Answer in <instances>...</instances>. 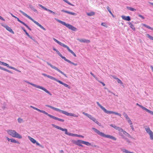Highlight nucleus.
<instances>
[{
  "label": "nucleus",
  "mask_w": 153,
  "mask_h": 153,
  "mask_svg": "<svg viewBox=\"0 0 153 153\" xmlns=\"http://www.w3.org/2000/svg\"><path fill=\"white\" fill-rule=\"evenodd\" d=\"M45 106L47 107L50 108L55 111L61 112V113L68 116H73L75 117H78V114H76L72 113H69L65 111L62 110L59 108L54 107L48 105H46Z\"/></svg>",
  "instance_id": "nucleus-1"
},
{
  "label": "nucleus",
  "mask_w": 153,
  "mask_h": 153,
  "mask_svg": "<svg viewBox=\"0 0 153 153\" xmlns=\"http://www.w3.org/2000/svg\"><path fill=\"white\" fill-rule=\"evenodd\" d=\"M92 129L96 133L101 137L110 139L114 140H117L116 138L115 137L110 135L105 134L94 128H93Z\"/></svg>",
  "instance_id": "nucleus-2"
},
{
  "label": "nucleus",
  "mask_w": 153,
  "mask_h": 153,
  "mask_svg": "<svg viewBox=\"0 0 153 153\" xmlns=\"http://www.w3.org/2000/svg\"><path fill=\"white\" fill-rule=\"evenodd\" d=\"M19 12L21 13L23 15L25 16L28 19L31 20L33 21L34 23L36 24L38 26H39L40 28L41 29L44 30H45L46 29L44 28L43 26H42L41 25H40L39 23L37 22L34 20L30 16L27 15V14L23 12L22 10H19Z\"/></svg>",
  "instance_id": "nucleus-3"
},
{
  "label": "nucleus",
  "mask_w": 153,
  "mask_h": 153,
  "mask_svg": "<svg viewBox=\"0 0 153 153\" xmlns=\"http://www.w3.org/2000/svg\"><path fill=\"white\" fill-rule=\"evenodd\" d=\"M19 12L21 13L23 15L25 16L28 19L31 20L33 21L34 23L36 24L38 26H39L40 28L41 29L44 30H45L46 29L44 28L43 26H42L41 25H40L39 23L37 22L34 20L30 16L27 15V14L23 12L22 10H19Z\"/></svg>",
  "instance_id": "nucleus-4"
},
{
  "label": "nucleus",
  "mask_w": 153,
  "mask_h": 153,
  "mask_svg": "<svg viewBox=\"0 0 153 153\" xmlns=\"http://www.w3.org/2000/svg\"><path fill=\"white\" fill-rule=\"evenodd\" d=\"M97 105L106 113L108 114H114L115 115H117L119 116H121V114L117 112H115L112 111H109L107 110L104 107L102 106L100 103L97 102H96Z\"/></svg>",
  "instance_id": "nucleus-5"
},
{
  "label": "nucleus",
  "mask_w": 153,
  "mask_h": 153,
  "mask_svg": "<svg viewBox=\"0 0 153 153\" xmlns=\"http://www.w3.org/2000/svg\"><path fill=\"white\" fill-rule=\"evenodd\" d=\"M56 20L58 22L60 23L63 25L65 26L69 29L73 31H75L77 30V28H76L70 24L68 23H66L62 21L59 19H56Z\"/></svg>",
  "instance_id": "nucleus-6"
},
{
  "label": "nucleus",
  "mask_w": 153,
  "mask_h": 153,
  "mask_svg": "<svg viewBox=\"0 0 153 153\" xmlns=\"http://www.w3.org/2000/svg\"><path fill=\"white\" fill-rule=\"evenodd\" d=\"M8 134L13 137L19 139H22V137L15 131L12 130H8L7 131Z\"/></svg>",
  "instance_id": "nucleus-7"
},
{
  "label": "nucleus",
  "mask_w": 153,
  "mask_h": 153,
  "mask_svg": "<svg viewBox=\"0 0 153 153\" xmlns=\"http://www.w3.org/2000/svg\"><path fill=\"white\" fill-rule=\"evenodd\" d=\"M26 82L28 83V84L33 86L34 87H36V88H39V89H41L43 91H45L46 93H48V94H49L50 95V96H51L52 95V94L48 91L45 88L42 87V86H40L39 85H36L35 84H33V83H31L30 82Z\"/></svg>",
  "instance_id": "nucleus-8"
},
{
  "label": "nucleus",
  "mask_w": 153,
  "mask_h": 153,
  "mask_svg": "<svg viewBox=\"0 0 153 153\" xmlns=\"http://www.w3.org/2000/svg\"><path fill=\"white\" fill-rule=\"evenodd\" d=\"M82 114L86 116H87L88 117L90 118V119L93 121L94 122L97 124L98 125L100 126V123L97 121L94 117H93L91 115L85 113L84 112H83Z\"/></svg>",
  "instance_id": "nucleus-9"
},
{
  "label": "nucleus",
  "mask_w": 153,
  "mask_h": 153,
  "mask_svg": "<svg viewBox=\"0 0 153 153\" xmlns=\"http://www.w3.org/2000/svg\"><path fill=\"white\" fill-rule=\"evenodd\" d=\"M46 63L47 64L50 66L51 68H52L54 69L55 70L59 72H60L61 74H63V75H64L65 77H67V76H66V74L64 73L63 72H62V71H61V70H59L56 67L54 66H53L52 64H50V63H49L48 62H47Z\"/></svg>",
  "instance_id": "nucleus-10"
},
{
  "label": "nucleus",
  "mask_w": 153,
  "mask_h": 153,
  "mask_svg": "<svg viewBox=\"0 0 153 153\" xmlns=\"http://www.w3.org/2000/svg\"><path fill=\"white\" fill-rule=\"evenodd\" d=\"M83 140H72V142L76 145L80 147H83V146L82 144H83Z\"/></svg>",
  "instance_id": "nucleus-11"
},
{
  "label": "nucleus",
  "mask_w": 153,
  "mask_h": 153,
  "mask_svg": "<svg viewBox=\"0 0 153 153\" xmlns=\"http://www.w3.org/2000/svg\"><path fill=\"white\" fill-rule=\"evenodd\" d=\"M49 117L52 118V119H54V120H58L59 121H60V122H63L64 121V120H63V119H60V118H58L57 117H54L53 116H52L51 114H50L49 115Z\"/></svg>",
  "instance_id": "nucleus-12"
},
{
  "label": "nucleus",
  "mask_w": 153,
  "mask_h": 153,
  "mask_svg": "<svg viewBox=\"0 0 153 153\" xmlns=\"http://www.w3.org/2000/svg\"><path fill=\"white\" fill-rule=\"evenodd\" d=\"M3 63H4L3 62H2L1 61H0V65H3ZM0 69L1 70H2L6 71L10 73L13 74V73L12 72H11L8 69H7L4 68H3L0 66Z\"/></svg>",
  "instance_id": "nucleus-13"
},
{
  "label": "nucleus",
  "mask_w": 153,
  "mask_h": 153,
  "mask_svg": "<svg viewBox=\"0 0 153 153\" xmlns=\"http://www.w3.org/2000/svg\"><path fill=\"white\" fill-rule=\"evenodd\" d=\"M77 40L81 42L89 43L90 42V40L85 39H77Z\"/></svg>",
  "instance_id": "nucleus-14"
},
{
  "label": "nucleus",
  "mask_w": 153,
  "mask_h": 153,
  "mask_svg": "<svg viewBox=\"0 0 153 153\" xmlns=\"http://www.w3.org/2000/svg\"><path fill=\"white\" fill-rule=\"evenodd\" d=\"M141 108L143 110H145L146 112H148L149 113H150L151 114L153 115V111H152L151 110H150L147 109V108H146L144 107V106H143L142 105V106H141Z\"/></svg>",
  "instance_id": "nucleus-15"
},
{
  "label": "nucleus",
  "mask_w": 153,
  "mask_h": 153,
  "mask_svg": "<svg viewBox=\"0 0 153 153\" xmlns=\"http://www.w3.org/2000/svg\"><path fill=\"white\" fill-rule=\"evenodd\" d=\"M53 40L55 42H56L58 44H59L60 46L64 47V46H65V44H64L63 43H62L61 42L59 41H58V40H57L55 38H53Z\"/></svg>",
  "instance_id": "nucleus-16"
},
{
  "label": "nucleus",
  "mask_w": 153,
  "mask_h": 153,
  "mask_svg": "<svg viewBox=\"0 0 153 153\" xmlns=\"http://www.w3.org/2000/svg\"><path fill=\"white\" fill-rule=\"evenodd\" d=\"M61 11L62 12H64L68 14L73 15V16H76V14L74 13H73L71 12H69L68 11L65 10H61Z\"/></svg>",
  "instance_id": "nucleus-17"
},
{
  "label": "nucleus",
  "mask_w": 153,
  "mask_h": 153,
  "mask_svg": "<svg viewBox=\"0 0 153 153\" xmlns=\"http://www.w3.org/2000/svg\"><path fill=\"white\" fill-rule=\"evenodd\" d=\"M121 17L123 19H124V20L128 21H129L131 20V18L129 16H122Z\"/></svg>",
  "instance_id": "nucleus-18"
},
{
  "label": "nucleus",
  "mask_w": 153,
  "mask_h": 153,
  "mask_svg": "<svg viewBox=\"0 0 153 153\" xmlns=\"http://www.w3.org/2000/svg\"><path fill=\"white\" fill-rule=\"evenodd\" d=\"M144 128L147 133L149 134L151 133L152 132V131L150 130V128L149 127H147V126H145L144 127Z\"/></svg>",
  "instance_id": "nucleus-19"
},
{
  "label": "nucleus",
  "mask_w": 153,
  "mask_h": 153,
  "mask_svg": "<svg viewBox=\"0 0 153 153\" xmlns=\"http://www.w3.org/2000/svg\"><path fill=\"white\" fill-rule=\"evenodd\" d=\"M4 27H5L6 30L9 31L10 33L13 34L14 33V32L13 31L11 28L10 27H9L8 26H4Z\"/></svg>",
  "instance_id": "nucleus-20"
},
{
  "label": "nucleus",
  "mask_w": 153,
  "mask_h": 153,
  "mask_svg": "<svg viewBox=\"0 0 153 153\" xmlns=\"http://www.w3.org/2000/svg\"><path fill=\"white\" fill-rule=\"evenodd\" d=\"M37 111L41 112V113H42L44 114H45L46 115H47L49 117V115H50V114H48V113H47V112H46V111H43V110H41L40 109H39L38 108H37V109H36V110Z\"/></svg>",
  "instance_id": "nucleus-21"
},
{
  "label": "nucleus",
  "mask_w": 153,
  "mask_h": 153,
  "mask_svg": "<svg viewBox=\"0 0 153 153\" xmlns=\"http://www.w3.org/2000/svg\"><path fill=\"white\" fill-rule=\"evenodd\" d=\"M128 25H129L130 27L134 31H135V28L134 25L131 22L128 23Z\"/></svg>",
  "instance_id": "nucleus-22"
},
{
  "label": "nucleus",
  "mask_w": 153,
  "mask_h": 153,
  "mask_svg": "<svg viewBox=\"0 0 153 153\" xmlns=\"http://www.w3.org/2000/svg\"><path fill=\"white\" fill-rule=\"evenodd\" d=\"M29 139L33 143H35L36 142V141L33 138L31 137L30 136H28Z\"/></svg>",
  "instance_id": "nucleus-23"
},
{
  "label": "nucleus",
  "mask_w": 153,
  "mask_h": 153,
  "mask_svg": "<svg viewBox=\"0 0 153 153\" xmlns=\"http://www.w3.org/2000/svg\"><path fill=\"white\" fill-rule=\"evenodd\" d=\"M64 47L66 48L68 51L71 53L72 54H73L74 53V52L72 50H71L69 48V47L67 45H65Z\"/></svg>",
  "instance_id": "nucleus-24"
},
{
  "label": "nucleus",
  "mask_w": 153,
  "mask_h": 153,
  "mask_svg": "<svg viewBox=\"0 0 153 153\" xmlns=\"http://www.w3.org/2000/svg\"><path fill=\"white\" fill-rule=\"evenodd\" d=\"M29 7H30L32 10L33 11L36 13L38 12L37 10L34 8L33 6L30 5L29 6Z\"/></svg>",
  "instance_id": "nucleus-25"
},
{
  "label": "nucleus",
  "mask_w": 153,
  "mask_h": 153,
  "mask_svg": "<svg viewBox=\"0 0 153 153\" xmlns=\"http://www.w3.org/2000/svg\"><path fill=\"white\" fill-rule=\"evenodd\" d=\"M126 8L128 9V10H131V11H135L136 10L134 8H133L132 7H127Z\"/></svg>",
  "instance_id": "nucleus-26"
},
{
  "label": "nucleus",
  "mask_w": 153,
  "mask_h": 153,
  "mask_svg": "<svg viewBox=\"0 0 153 153\" xmlns=\"http://www.w3.org/2000/svg\"><path fill=\"white\" fill-rule=\"evenodd\" d=\"M143 25L145 27H146L148 29H150L151 30H153V28L148 26L147 25H146L145 24H143Z\"/></svg>",
  "instance_id": "nucleus-27"
},
{
  "label": "nucleus",
  "mask_w": 153,
  "mask_h": 153,
  "mask_svg": "<svg viewBox=\"0 0 153 153\" xmlns=\"http://www.w3.org/2000/svg\"><path fill=\"white\" fill-rule=\"evenodd\" d=\"M123 132L124 134H125V135L127 136L128 137H129V138L131 137V136L129 134H128L126 131H123Z\"/></svg>",
  "instance_id": "nucleus-28"
},
{
  "label": "nucleus",
  "mask_w": 153,
  "mask_h": 153,
  "mask_svg": "<svg viewBox=\"0 0 153 153\" xmlns=\"http://www.w3.org/2000/svg\"><path fill=\"white\" fill-rule=\"evenodd\" d=\"M123 115L127 120L130 119L125 112L123 113Z\"/></svg>",
  "instance_id": "nucleus-29"
},
{
  "label": "nucleus",
  "mask_w": 153,
  "mask_h": 153,
  "mask_svg": "<svg viewBox=\"0 0 153 153\" xmlns=\"http://www.w3.org/2000/svg\"><path fill=\"white\" fill-rule=\"evenodd\" d=\"M60 56L65 61L67 62H69L70 60L67 59L65 56H63L62 55H60Z\"/></svg>",
  "instance_id": "nucleus-30"
},
{
  "label": "nucleus",
  "mask_w": 153,
  "mask_h": 153,
  "mask_svg": "<svg viewBox=\"0 0 153 153\" xmlns=\"http://www.w3.org/2000/svg\"><path fill=\"white\" fill-rule=\"evenodd\" d=\"M53 126L55 128L58 129H59L61 130H62V128L61 127H59L57 126H56V125L54 124H53Z\"/></svg>",
  "instance_id": "nucleus-31"
},
{
  "label": "nucleus",
  "mask_w": 153,
  "mask_h": 153,
  "mask_svg": "<svg viewBox=\"0 0 153 153\" xmlns=\"http://www.w3.org/2000/svg\"><path fill=\"white\" fill-rule=\"evenodd\" d=\"M10 142L13 143H17L18 144L19 143V142L18 141H16L13 138L11 139Z\"/></svg>",
  "instance_id": "nucleus-32"
},
{
  "label": "nucleus",
  "mask_w": 153,
  "mask_h": 153,
  "mask_svg": "<svg viewBox=\"0 0 153 153\" xmlns=\"http://www.w3.org/2000/svg\"><path fill=\"white\" fill-rule=\"evenodd\" d=\"M94 14H95V13L93 12H89V13H87V15H88V16H93L94 15Z\"/></svg>",
  "instance_id": "nucleus-33"
},
{
  "label": "nucleus",
  "mask_w": 153,
  "mask_h": 153,
  "mask_svg": "<svg viewBox=\"0 0 153 153\" xmlns=\"http://www.w3.org/2000/svg\"><path fill=\"white\" fill-rule=\"evenodd\" d=\"M83 144H85L87 146H90L91 145V143H89L88 142H86L85 141H83Z\"/></svg>",
  "instance_id": "nucleus-34"
},
{
  "label": "nucleus",
  "mask_w": 153,
  "mask_h": 153,
  "mask_svg": "<svg viewBox=\"0 0 153 153\" xmlns=\"http://www.w3.org/2000/svg\"><path fill=\"white\" fill-rule=\"evenodd\" d=\"M63 0L65 2L67 3L69 5L72 6H74V5L73 4H71L70 2H69L67 0Z\"/></svg>",
  "instance_id": "nucleus-35"
},
{
  "label": "nucleus",
  "mask_w": 153,
  "mask_h": 153,
  "mask_svg": "<svg viewBox=\"0 0 153 153\" xmlns=\"http://www.w3.org/2000/svg\"><path fill=\"white\" fill-rule=\"evenodd\" d=\"M116 129L121 132H123V131H124L123 129H122L121 128L119 127H117Z\"/></svg>",
  "instance_id": "nucleus-36"
},
{
  "label": "nucleus",
  "mask_w": 153,
  "mask_h": 153,
  "mask_svg": "<svg viewBox=\"0 0 153 153\" xmlns=\"http://www.w3.org/2000/svg\"><path fill=\"white\" fill-rule=\"evenodd\" d=\"M146 36L150 39L153 40V37L150 35L149 34L147 33Z\"/></svg>",
  "instance_id": "nucleus-37"
},
{
  "label": "nucleus",
  "mask_w": 153,
  "mask_h": 153,
  "mask_svg": "<svg viewBox=\"0 0 153 153\" xmlns=\"http://www.w3.org/2000/svg\"><path fill=\"white\" fill-rule=\"evenodd\" d=\"M115 79L117 80V82L118 83H120L121 84H123L122 82L118 78H116Z\"/></svg>",
  "instance_id": "nucleus-38"
},
{
  "label": "nucleus",
  "mask_w": 153,
  "mask_h": 153,
  "mask_svg": "<svg viewBox=\"0 0 153 153\" xmlns=\"http://www.w3.org/2000/svg\"><path fill=\"white\" fill-rule=\"evenodd\" d=\"M61 131H65V134L67 135L68 132V130L67 129L62 128Z\"/></svg>",
  "instance_id": "nucleus-39"
},
{
  "label": "nucleus",
  "mask_w": 153,
  "mask_h": 153,
  "mask_svg": "<svg viewBox=\"0 0 153 153\" xmlns=\"http://www.w3.org/2000/svg\"><path fill=\"white\" fill-rule=\"evenodd\" d=\"M3 65L6 66L7 67H8L9 68H10V67H12V66H9V65L8 64H7L5 62H4Z\"/></svg>",
  "instance_id": "nucleus-40"
},
{
  "label": "nucleus",
  "mask_w": 153,
  "mask_h": 153,
  "mask_svg": "<svg viewBox=\"0 0 153 153\" xmlns=\"http://www.w3.org/2000/svg\"><path fill=\"white\" fill-rule=\"evenodd\" d=\"M62 85H64L65 87H67L69 89H70L71 88L70 86H69L68 85H67V84L65 83H63Z\"/></svg>",
  "instance_id": "nucleus-41"
},
{
  "label": "nucleus",
  "mask_w": 153,
  "mask_h": 153,
  "mask_svg": "<svg viewBox=\"0 0 153 153\" xmlns=\"http://www.w3.org/2000/svg\"><path fill=\"white\" fill-rule=\"evenodd\" d=\"M22 28L23 30L25 32L26 35H27V36H29V34L27 33V32L26 31V30H25V28L23 27H22Z\"/></svg>",
  "instance_id": "nucleus-42"
},
{
  "label": "nucleus",
  "mask_w": 153,
  "mask_h": 153,
  "mask_svg": "<svg viewBox=\"0 0 153 153\" xmlns=\"http://www.w3.org/2000/svg\"><path fill=\"white\" fill-rule=\"evenodd\" d=\"M48 78L51 79H52V80H55V81H56V79L54 78V77H53V76H50L49 75V76L48 77Z\"/></svg>",
  "instance_id": "nucleus-43"
},
{
  "label": "nucleus",
  "mask_w": 153,
  "mask_h": 153,
  "mask_svg": "<svg viewBox=\"0 0 153 153\" xmlns=\"http://www.w3.org/2000/svg\"><path fill=\"white\" fill-rule=\"evenodd\" d=\"M10 69H13V70H15V71H18V72H21V71H20L17 69L16 68H15L14 67H10Z\"/></svg>",
  "instance_id": "nucleus-44"
},
{
  "label": "nucleus",
  "mask_w": 153,
  "mask_h": 153,
  "mask_svg": "<svg viewBox=\"0 0 153 153\" xmlns=\"http://www.w3.org/2000/svg\"><path fill=\"white\" fill-rule=\"evenodd\" d=\"M150 135V139L152 140H153V132H152V133L149 134Z\"/></svg>",
  "instance_id": "nucleus-45"
},
{
  "label": "nucleus",
  "mask_w": 153,
  "mask_h": 153,
  "mask_svg": "<svg viewBox=\"0 0 153 153\" xmlns=\"http://www.w3.org/2000/svg\"><path fill=\"white\" fill-rule=\"evenodd\" d=\"M110 126H111L114 128L116 129V128H117V126H116V125H113V124H110Z\"/></svg>",
  "instance_id": "nucleus-46"
},
{
  "label": "nucleus",
  "mask_w": 153,
  "mask_h": 153,
  "mask_svg": "<svg viewBox=\"0 0 153 153\" xmlns=\"http://www.w3.org/2000/svg\"><path fill=\"white\" fill-rule=\"evenodd\" d=\"M22 119L21 118H19L18 119V121L19 123H22Z\"/></svg>",
  "instance_id": "nucleus-47"
},
{
  "label": "nucleus",
  "mask_w": 153,
  "mask_h": 153,
  "mask_svg": "<svg viewBox=\"0 0 153 153\" xmlns=\"http://www.w3.org/2000/svg\"><path fill=\"white\" fill-rule=\"evenodd\" d=\"M69 63H70L71 64L75 66H76L77 65V63H74V62H72L70 61Z\"/></svg>",
  "instance_id": "nucleus-48"
},
{
  "label": "nucleus",
  "mask_w": 153,
  "mask_h": 153,
  "mask_svg": "<svg viewBox=\"0 0 153 153\" xmlns=\"http://www.w3.org/2000/svg\"><path fill=\"white\" fill-rule=\"evenodd\" d=\"M56 81L57 82L59 83H60V84H62H62H63V83L62 81H60L59 80H58L57 79H56Z\"/></svg>",
  "instance_id": "nucleus-49"
},
{
  "label": "nucleus",
  "mask_w": 153,
  "mask_h": 153,
  "mask_svg": "<svg viewBox=\"0 0 153 153\" xmlns=\"http://www.w3.org/2000/svg\"><path fill=\"white\" fill-rule=\"evenodd\" d=\"M42 75H43L44 76H45V77H47L48 78V77L49 76V75H48L45 74V73H42Z\"/></svg>",
  "instance_id": "nucleus-50"
},
{
  "label": "nucleus",
  "mask_w": 153,
  "mask_h": 153,
  "mask_svg": "<svg viewBox=\"0 0 153 153\" xmlns=\"http://www.w3.org/2000/svg\"><path fill=\"white\" fill-rule=\"evenodd\" d=\"M128 122L129 123L130 125L132 124V123L130 119H129V120H127Z\"/></svg>",
  "instance_id": "nucleus-51"
},
{
  "label": "nucleus",
  "mask_w": 153,
  "mask_h": 153,
  "mask_svg": "<svg viewBox=\"0 0 153 153\" xmlns=\"http://www.w3.org/2000/svg\"><path fill=\"white\" fill-rule=\"evenodd\" d=\"M91 74L94 77L95 79H97V77H96V76L94 75L91 72H90Z\"/></svg>",
  "instance_id": "nucleus-52"
},
{
  "label": "nucleus",
  "mask_w": 153,
  "mask_h": 153,
  "mask_svg": "<svg viewBox=\"0 0 153 153\" xmlns=\"http://www.w3.org/2000/svg\"><path fill=\"white\" fill-rule=\"evenodd\" d=\"M138 16L140 17L142 19H145V17L142 15H141L140 14H139L138 15Z\"/></svg>",
  "instance_id": "nucleus-53"
},
{
  "label": "nucleus",
  "mask_w": 153,
  "mask_h": 153,
  "mask_svg": "<svg viewBox=\"0 0 153 153\" xmlns=\"http://www.w3.org/2000/svg\"><path fill=\"white\" fill-rule=\"evenodd\" d=\"M48 11L50 12L51 13H52L54 15L56 14V13L55 12L53 11H52L50 10H49V11Z\"/></svg>",
  "instance_id": "nucleus-54"
},
{
  "label": "nucleus",
  "mask_w": 153,
  "mask_h": 153,
  "mask_svg": "<svg viewBox=\"0 0 153 153\" xmlns=\"http://www.w3.org/2000/svg\"><path fill=\"white\" fill-rule=\"evenodd\" d=\"M20 23H21L22 24H23L24 26H25V27L26 26V25H27V24H25L24 22H23L22 21H21L20 22Z\"/></svg>",
  "instance_id": "nucleus-55"
},
{
  "label": "nucleus",
  "mask_w": 153,
  "mask_h": 153,
  "mask_svg": "<svg viewBox=\"0 0 153 153\" xmlns=\"http://www.w3.org/2000/svg\"><path fill=\"white\" fill-rule=\"evenodd\" d=\"M56 52L60 56V55H61V54L59 52V51L57 50Z\"/></svg>",
  "instance_id": "nucleus-56"
},
{
  "label": "nucleus",
  "mask_w": 153,
  "mask_h": 153,
  "mask_svg": "<svg viewBox=\"0 0 153 153\" xmlns=\"http://www.w3.org/2000/svg\"><path fill=\"white\" fill-rule=\"evenodd\" d=\"M67 135H68L70 136H73V133H70L68 132L67 134Z\"/></svg>",
  "instance_id": "nucleus-57"
},
{
  "label": "nucleus",
  "mask_w": 153,
  "mask_h": 153,
  "mask_svg": "<svg viewBox=\"0 0 153 153\" xmlns=\"http://www.w3.org/2000/svg\"><path fill=\"white\" fill-rule=\"evenodd\" d=\"M26 27L30 30H31V29L27 25H26Z\"/></svg>",
  "instance_id": "nucleus-58"
},
{
  "label": "nucleus",
  "mask_w": 153,
  "mask_h": 153,
  "mask_svg": "<svg viewBox=\"0 0 153 153\" xmlns=\"http://www.w3.org/2000/svg\"><path fill=\"white\" fill-rule=\"evenodd\" d=\"M30 107L32 108H33V109H35V110H36V109H37V108H36V107H33V106H30Z\"/></svg>",
  "instance_id": "nucleus-59"
},
{
  "label": "nucleus",
  "mask_w": 153,
  "mask_h": 153,
  "mask_svg": "<svg viewBox=\"0 0 153 153\" xmlns=\"http://www.w3.org/2000/svg\"><path fill=\"white\" fill-rule=\"evenodd\" d=\"M28 37L29 38H30L31 39H32V40H33L34 41H35V40L34 39H33L30 35H29V36H28Z\"/></svg>",
  "instance_id": "nucleus-60"
},
{
  "label": "nucleus",
  "mask_w": 153,
  "mask_h": 153,
  "mask_svg": "<svg viewBox=\"0 0 153 153\" xmlns=\"http://www.w3.org/2000/svg\"><path fill=\"white\" fill-rule=\"evenodd\" d=\"M39 6L41 7L42 8H43V9H45V7L44 6H42V5L41 4H39Z\"/></svg>",
  "instance_id": "nucleus-61"
},
{
  "label": "nucleus",
  "mask_w": 153,
  "mask_h": 153,
  "mask_svg": "<svg viewBox=\"0 0 153 153\" xmlns=\"http://www.w3.org/2000/svg\"><path fill=\"white\" fill-rule=\"evenodd\" d=\"M101 25L104 26L105 27L106 26V24L104 23H102L101 24Z\"/></svg>",
  "instance_id": "nucleus-62"
},
{
  "label": "nucleus",
  "mask_w": 153,
  "mask_h": 153,
  "mask_svg": "<svg viewBox=\"0 0 153 153\" xmlns=\"http://www.w3.org/2000/svg\"><path fill=\"white\" fill-rule=\"evenodd\" d=\"M0 19L3 21H5V20L0 16Z\"/></svg>",
  "instance_id": "nucleus-63"
},
{
  "label": "nucleus",
  "mask_w": 153,
  "mask_h": 153,
  "mask_svg": "<svg viewBox=\"0 0 153 153\" xmlns=\"http://www.w3.org/2000/svg\"><path fill=\"white\" fill-rule=\"evenodd\" d=\"M107 10L108 12H110V11H111L110 8H109V7L108 6H107Z\"/></svg>",
  "instance_id": "nucleus-64"
}]
</instances>
